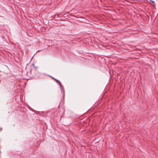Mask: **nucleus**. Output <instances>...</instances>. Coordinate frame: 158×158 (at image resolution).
<instances>
[{"label":"nucleus","instance_id":"1","mask_svg":"<svg viewBox=\"0 0 158 158\" xmlns=\"http://www.w3.org/2000/svg\"><path fill=\"white\" fill-rule=\"evenodd\" d=\"M52 78L54 80H55L56 81H58V82L59 83V84H60V86H62V85H61V83L59 81L57 80V79H55V78H54L53 77H52Z\"/></svg>","mask_w":158,"mask_h":158},{"label":"nucleus","instance_id":"2","mask_svg":"<svg viewBox=\"0 0 158 158\" xmlns=\"http://www.w3.org/2000/svg\"><path fill=\"white\" fill-rule=\"evenodd\" d=\"M150 2H152L153 3H155V2H154V1H152L151 0H150Z\"/></svg>","mask_w":158,"mask_h":158},{"label":"nucleus","instance_id":"3","mask_svg":"<svg viewBox=\"0 0 158 158\" xmlns=\"http://www.w3.org/2000/svg\"><path fill=\"white\" fill-rule=\"evenodd\" d=\"M0 72H1V71H0Z\"/></svg>","mask_w":158,"mask_h":158}]
</instances>
